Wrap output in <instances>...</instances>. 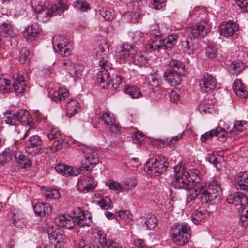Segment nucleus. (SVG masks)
<instances>
[{
  "label": "nucleus",
  "instance_id": "nucleus-52",
  "mask_svg": "<svg viewBox=\"0 0 248 248\" xmlns=\"http://www.w3.org/2000/svg\"><path fill=\"white\" fill-rule=\"evenodd\" d=\"M247 122L246 121H236L233 125V132L242 131L244 129H246V127L245 126Z\"/></svg>",
  "mask_w": 248,
  "mask_h": 248
},
{
  "label": "nucleus",
  "instance_id": "nucleus-10",
  "mask_svg": "<svg viewBox=\"0 0 248 248\" xmlns=\"http://www.w3.org/2000/svg\"><path fill=\"white\" fill-rule=\"evenodd\" d=\"M41 145L42 140L38 136H31L26 143V152L28 154L34 156L40 152Z\"/></svg>",
  "mask_w": 248,
  "mask_h": 248
},
{
  "label": "nucleus",
  "instance_id": "nucleus-26",
  "mask_svg": "<svg viewBox=\"0 0 248 248\" xmlns=\"http://www.w3.org/2000/svg\"><path fill=\"white\" fill-rule=\"evenodd\" d=\"M79 103L76 100L69 99L66 106V114L67 117H71L79 110Z\"/></svg>",
  "mask_w": 248,
  "mask_h": 248
},
{
  "label": "nucleus",
  "instance_id": "nucleus-61",
  "mask_svg": "<svg viewBox=\"0 0 248 248\" xmlns=\"http://www.w3.org/2000/svg\"><path fill=\"white\" fill-rule=\"evenodd\" d=\"M101 239H104L106 241V243H104V246H106L107 248H120L116 242L106 240V237H103Z\"/></svg>",
  "mask_w": 248,
  "mask_h": 248
},
{
  "label": "nucleus",
  "instance_id": "nucleus-23",
  "mask_svg": "<svg viewBox=\"0 0 248 248\" xmlns=\"http://www.w3.org/2000/svg\"><path fill=\"white\" fill-rule=\"evenodd\" d=\"M247 196L241 192H237L230 194L227 198V202L229 204L235 206L241 205L247 201Z\"/></svg>",
  "mask_w": 248,
  "mask_h": 248
},
{
  "label": "nucleus",
  "instance_id": "nucleus-17",
  "mask_svg": "<svg viewBox=\"0 0 248 248\" xmlns=\"http://www.w3.org/2000/svg\"><path fill=\"white\" fill-rule=\"evenodd\" d=\"M56 42H58V43L55 45L57 46L61 55L67 56L71 54V45L69 44L67 38L58 35L55 37V43Z\"/></svg>",
  "mask_w": 248,
  "mask_h": 248
},
{
  "label": "nucleus",
  "instance_id": "nucleus-29",
  "mask_svg": "<svg viewBox=\"0 0 248 248\" xmlns=\"http://www.w3.org/2000/svg\"><path fill=\"white\" fill-rule=\"evenodd\" d=\"M68 6L64 4L62 1H60L57 4L52 6L48 10V14L50 16H55L57 15H61L64 10L67 9Z\"/></svg>",
  "mask_w": 248,
  "mask_h": 248
},
{
  "label": "nucleus",
  "instance_id": "nucleus-18",
  "mask_svg": "<svg viewBox=\"0 0 248 248\" xmlns=\"http://www.w3.org/2000/svg\"><path fill=\"white\" fill-rule=\"evenodd\" d=\"M135 51L136 49L134 46L131 45L125 44L118 49L117 56L120 59L126 61L128 60L130 57L131 58Z\"/></svg>",
  "mask_w": 248,
  "mask_h": 248
},
{
  "label": "nucleus",
  "instance_id": "nucleus-41",
  "mask_svg": "<svg viewBox=\"0 0 248 248\" xmlns=\"http://www.w3.org/2000/svg\"><path fill=\"white\" fill-rule=\"evenodd\" d=\"M99 14L107 21L112 20L115 17L114 12L110 9L101 8L99 10Z\"/></svg>",
  "mask_w": 248,
  "mask_h": 248
},
{
  "label": "nucleus",
  "instance_id": "nucleus-58",
  "mask_svg": "<svg viewBox=\"0 0 248 248\" xmlns=\"http://www.w3.org/2000/svg\"><path fill=\"white\" fill-rule=\"evenodd\" d=\"M240 223L241 225L245 228L248 226V215L240 213Z\"/></svg>",
  "mask_w": 248,
  "mask_h": 248
},
{
  "label": "nucleus",
  "instance_id": "nucleus-27",
  "mask_svg": "<svg viewBox=\"0 0 248 248\" xmlns=\"http://www.w3.org/2000/svg\"><path fill=\"white\" fill-rule=\"evenodd\" d=\"M0 34L4 37H13L16 35V33L10 23L3 22L0 26Z\"/></svg>",
  "mask_w": 248,
  "mask_h": 248
},
{
  "label": "nucleus",
  "instance_id": "nucleus-60",
  "mask_svg": "<svg viewBox=\"0 0 248 248\" xmlns=\"http://www.w3.org/2000/svg\"><path fill=\"white\" fill-rule=\"evenodd\" d=\"M133 35L132 39L136 43L138 42H142L143 40V34L141 32L136 31L133 34Z\"/></svg>",
  "mask_w": 248,
  "mask_h": 248
},
{
  "label": "nucleus",
  "instance_id": "nucleus-7",
  "mask_svg": "<svg viewBox=\"0 0 248 248\" xmlns=\"http://www.w3.org/2000/svg\"><path fill=\"white\" fill-rule=\"evenodd\" d=\"M99 65L101 67V70L97 73V80L99 86L104 89L110 84L109 73L108 70V68H111L112 65L108 60L104 57L102 60H100Z\"/></svg>",
  "mask_w": 248,
  "mask_h": 248
},
{
  "label": "nucleus",
  "instance_id": "nucleus-46",
  "mask_svg": "<svg viewBox=\"0 0 248 248\" xmlns=\"http://www.w3.org/2000/svg\"><path fill=\"white\" fill-rule=\"evenodd\" d=\"M100 119L103 121L105 124L109 125L115 123V118L109 113H104L99 117Z\"/></svg>",
  "mask_w": 248,
  "mask_h": 248
},
{
  "label": "nucleus",
  "instance_id": "nucleus-4",
  "mask_svg": "<svg viewBox=\"0 0 248 248\" xmlns=\"http://www.w3.org/2000/svg\"><path fill=\"white\" fill-rule=\"evenodd\" d=\"M190 228L185 223H176L170 229L172 241L177 245L183 246L190 238Z\"/></svg>",
  "mask_w": 248,
  "mask_h": 248
},
{
  "label": "nucleus",
  "instance_id": "nucleus-59",
  "mask_svg": "<svg viewBox=\"0 0 248 248\" xmlns=\"http://www.w3.org/2000/svg\"><path fill=\"white\" fill-rule=\"evenodd\" d=\"M183 137L182 133H179L176 136H173L170 140H169L168 146L170 147H173L176 142L179 141Z\"/></svg>",
  "mask_w": 248,
  "mask_h": 248
},
{
  "label": "nucleus",
  "instance_id": "nucleus-63",
  "mask_svg": "<svg viewBox=\"0 0 248 248\" xmlns=\"http://www.w3.org/2000/svg\"><path fill=\"white\" fill-rule=\"evenodd\" d=\"M208 160L211 163L214 165L217 169H218L217 158L214 154L209 155L208 157Z\"/></svg>",
  "mask_w": 248,
  "mask_h": 248
},
{
  "label": "nucleus",
  "instance_id": "nucleus-33",
  "mask_svg": "<svg viewBox=\"0 0 248 248\" xmlns=\"http://www.w3.org/2000/svg\"><path fill=\"white\" fill-rule=\"evenodd\" d=\"M4 121L6 124L11 125H16L18 124L17 114L13 111H7L4 115Z\"/></svg>",
  "mask_w": 248,
  "mask_h": 248
},
{
  "label": "nucleus",
  "instance_id": "nucleus-53",
  "mask_svg": "<svg viewBox=\"0 0 248 248\" xmlns=\"http://www.w3.org/2000/svg\"><path fill=\"white\" fill-rule=\"evenodd\" d=\"M215 129L211 130L202 134L200 139L202 142H205L207 140H210L214 136H215Z\"/></svg>",
  "mask_w": 248,
  "mask_h": 248
},
{
  "label": "nucleus",
  "instance_id": "nucleus-32",
  "mask_svg": "<svg viewBox=\"0 0 248 248\" xmlns=\"http://www.w3.org/2000/svg\"><path fill=\"white\" fill-rule=\"evenodd\" d=\"M244 68V63L240 61H234L229 65L228 71L232 74L238 75Z\"/></svg>",
  "mask_w": 248,
  "mask_h": 248
},
{
  "label": "nucleus",
  "instance_id": "nucleus-5",
  "mask_svg": "<svg viewBox=\"0 0 248 248\" xmlns=\"http://www.w3.org/2000/svg\"><path fill=\"white\" fill-rule=\"evenodd\" d=\"M99 157L98 156L97 151L94 149H87L85 155V159L82 161V165L79 168L76 169L69 166V174L68 176L74 175L77 176L80 173L83 169L86 170H92L94 166L98 163Z\"/></svg>",
  "mask_w": 248,
  "mask_h": 248
},
{
  "label": "nucleus",
  "instance_id": "nucleus-47",
  "mask_svg": "<svg viewBox=\"0 0 248 248\" xmlns=\"http://www.w3.org/2000/svg\"><path fill=\"white\" fill-rule=\"evenodd\" d=\"M29 51L27 48H22L19 53V61L21 63L24 64L29 62Z\"/></svg>",
  "mask_w": 248,
  "mask_h": 248
},
{
  "label": "nucleus",
  "instance_id": "nucleus-51",
  "mask_svg": "<svg viewBox=\"0 0 248 248\" xmlns=\"http://www.w3.org/2000/svg\"><path fill=\"white\" fill-rule=\"evenodd\" d=\"M45 196L47 199H57L59 198L60 194L58 190L52 189L46 191Z\"/></svg>",
  "mask_w": 248,
  "mask_h": 248
},
{
  "label": "nucleus",
  "instance_id": "nucleus-57",
  "mask_svg": "<svg viewBox=\"0 0 248 248\" xmlns=\"http://www.w3.org/2000/svg\"><path fill=\"white\" fill-rule=\"evenodd\" d=\"M123 80L124 78L121 76L118 75H115V78H113L111 81L113 87L114 89L118 88L119 85L122 84Z\"/></svg>",
  "mask_w": 248,
  "mask_h": 248
},
{
  "label": "nucleus",
  "instance_id": "nucleus-38",
  "mask_svg": "<svg viewBox=\"0 0 248 248\" xmlns=\"http://www.w3.org/2000/svg\"><path fill=\"white\" fill-rule=\"evenodd\" d=\"M125 92L132 98L137 99L142 96V94L140 89L137 86H128L125 88Z\"/></svg>",
  "mask_w": 248,
  "mask_h": 248
},
{
  "label": "nucleus",
  "instance_id": "nucleus-16",
  "mask_svg": "<svg viewBox=\"0 0 248 248\" xmlns=\"http://www.w3.org/2000/svg\"><path fill=\"white\" fill-rule=\"evenodd\" d=\"M238 27L231 20L224 22L219 26V32L221 35L226 37H231L237 31Z\"/></svg>",
  "mask_w": 248,
  "mask_h": 248
},
{
  "label": "nucleus",
  "instance_id": "nucleus-54",
  "mask_svg": "<svg viewBox=\"0 0 248 248\" xmlns=\"http://www.w3.org/2000/svg\"><path fill=\"white\" fill-rule=\"evenodd\" d=\"M205 54L209 58L213 59L217 56V52L214 46L209 45L205 49Z\"/></svg>",
  "mask_w": 248,
  "mask_h": 248
},
{
  "label": "nucleus",
  "instance_id": "nucleus-1",
  "mask_svg": "<svg viewBox=\"0 0 248 248\" xmlns=\"http://www.w3.org/2000/svg\"><path fill=\"white\" fill-rule=\"evenodd\" d=\"M174 176L172 181L173 187L177 189H184L188 191L186 200V204L194 202L195 200H199L202 205L211 204L218 202L222 194V189L217 181L209 183L207 189H204L203 185H199L194 188V185L190 182L184 167L179 163L174 168Z\"/></svg>",
  "mask_w": 248,
  "mask_h": 248
},
{
  "label": "nucleus",
  "instance_id": "nucleus-34",
  "mask_svg": "<svg viewBox=\"0 0 248 248\" xmlns=\"http://www.w3.org/2000/svg\"><path fill=\"white\" fill-rule=\"evenodd\" d=\"M208 215L205 210H197L194 211L191 215V220L195 224H199Z\"/></svg>",
  "mask_w": 248,
  "mask_h": 248
},
{
  "label": "nucleus",
  "instance_id": "nucleus-35",
  "mask_svg": "<svg viewBox=\"0 0 248 248\" xmlns=\"http://www.w3.org/2000/svg\"><path fill=\"white\" fill-rule=\"evenodd\" d=\"M131 60L135 65L142 66L146 62V58L140 51H135L131 57Z\"/></svg>",
  "mask_w": 248,
  "mask_h": 248
},
{
  "label": "nucleus",
  "instance_id": "nucleus-14",
  "mask_svg": "<svg viewBox=\"0 0 248 248\" xmlns=\"http://www.w3.org/2000/svg\"><path fill=\"white\" fill-rule=\"evenodd\" d=\"M181 72H177L174 69H168L163 74L165 80L171 86H176L180 84L182 79Z\"/></svg>",
  "mask_w": 248,
  "mask_h": 248
},
{
  "label": "nucleus",
  "instance_id": "nucleus-8",
  "mask_svg": "<svg viewBox=\"0 0 248 248\" xmlns=\"http://www.w3.org/2000/svg\"><path fill=\"white\" fill-rule=\"evenodd\" d=\"M150 163L151 166H148V168L153 171L155 175H159L165 172L168 164L167 159L161 156H156L155 160L150 159L148 163L149 165Z\"/></svg>",
  "mask_w": 248,
  "mask_h": 248
},
{
  "label": "nucleus",
  "instance_id": "nucleus-62",
  "mask_svg": "<svg viewBox=\"0 0 248 248\" xmlns=\"http://www.w3.org/2000/svg\"><path fill=\"white\" fill-rule=\"evenodd\" d=\"M235 94L241 98H245L247 96V92L243 88L239 87L238 89H234Z\"/></svg>",
  "mask_w": 248,
  "mask_h": 248
},
{
  "label": "nucleus",
  "instance_id": "nucleus-20",
  "mask_svg": "<svg viewBox=\"0 0 248 248\" xmlns=\"http://www.w3.org/2000/svg\"><path fill=\"white\" fill-rule=\"evenodd\" d=\"M18 124L20 123L23 125H28L30 127H32L35 123L29 113L23 109L17 112Z\"/></svg>",
  "mask_w": 248,
  "mask_h": 248
},
{
  "label": "nucleus",
  "instance_id": "nucleus-13",
  "mask_svg": "<svg viewBox=\"0 0 248 248\" xmlns=\"http://www.w3.org/2000/svg\"><path fill=\"white\" fill-rule=\"evenodd\" d=\"M216 83L214 77L209 74H206L201 79L199 86L202 92L208 93L216 88Z\"/></svg>",
  "mask_w": 248,
  "mask_h": 248
},
{
  "label": "nucleus",
  "instance_id": "nucleus-42",
  "mask_svg": "<svg viewBox=\"0 0 248 248\" xmlns=\"http://www.w3.org/2000/svg\"><path fill=\"white\" fill-rule=\"evenodd\" d=\"M73 6L75 8L81 12H85L90 9L88 3L84 0H77L73 2Z\"/></svg>",
  "mask_w": 248,
  "mask_h": 248
},
{
  "label": "nucleus",
  "instance_id": "nucleus-36",
  "mask_svg": "<svg viewBox=\"0 0 248 248\" xmlns=\"http://www.w3.org/2000/svg\"><path fill=\"white\" fill-rule=\"evenodd\" d=\"M69 96V92L65 88H60L55 91L52 95V100L55 102H61Z\"/></svg>",
  "mask_w": 248,
  "mask_h": 248
},
{
  "label": "nucleus",
  "instance_id": "nucleus-6",
  "mask_svg": "<svg viewBox=\"0 0 248 248\" xmlns=\"http://www.w3.org/2000/svg\"><path fill=\"white\" fill-rule=\"evenodd\" d=\"M177 39L178 36L176 34L170 35L164 38L159 35H155L150 39V47L155 50L161 48L171 49L176 44Z\"/></svg>",
  "mask_w": 248,
  "mask_h": 248
},
{
  "label": "nucleus",
  "instance_id": "nucleus-2",
  "mask_svg": "<svg viewBox=\"0 0 248 248\" xmlns=\"http://www.w3.org/2000/svg\"><path fill=\"white\" fill-rule=\"evenodd\" d=\"M92 217L90 214H86L79 209L77 215L73 217L69 215H61L55 217V222L59 226L67 229H71L76 225L79 226H88L90 222Z\"/></svg>",
  "mask_w": 248,
  "mask_h": 248
},
{
  "label": "nucleus",
  "instance_id": "nucleus-22",
  "mask_svg": "<svg viewBox=\"0 0 248 248\" xmlns=\"http://www.w3.org/2000/svg\"><path fill=\"white\" fill-rule=\"evenodd\" d=\"M104 239L101 238H94L91 239L89 244L86 243L84 240L79 243V248H103L104 243H106Z\"/></svg>",
  "mask_w": 248,
  "mask_h": 248
},
{
  "label": "nucleus",
  "instance_id": "nucleus-21",
  "mask_svg": "<svg viewBox=\"0 0 248 248\" xmlns=\"http://www.w3.org/2000/svg\"><path fill=\"white\" fill-rule=\"evenodd\" d=\"M235 180V186L237 189L246 190L248 189V172H239Z\"/></svg>",
  "mask_w": 248,
  "mask_h": 248
},
{
  "label": "nucleus",
  "instance_id": "nucleus-12",
  "mask_svg": "<svg viewBox=\"0 0 248 248\" xmlns=\"http://www.w3.org/2000/svg\"><path fill=\"white\" fill-rule=\"evenodd\" d=\"M47 136L49 140H53L52 144L53 150L59 151L65 144L64 140L62 138L60 132L56 128H52L50 132H48Z\"/></svg>",
  "mask_w": 248,
  "mask_h": 248
},
{
  "label": "nucleus",
  "instance_id": "nucleus-45",
  "mask_svg": "<svg viewBox=\"0 0 248 248\" xmlns=\"http://www.w3.org/2000/svg\"><path fill=\"white\" fill-rule=\"evenodd\" d=\"M31 4L36 12L40 13L44 10L45 0H31Z\"/></svg>",
  "mask_w": 248,
  "mask_h": 248
},
{
  "label": "nucleus",
  "instance_id": "nucleus-55",
  "mask_svg": "<svg viewBox=\"0 0 248 248\" xmlns=\"http://www.w3.org/2000/svg\"><path fill=\"white\" fill-rule=\"evenodd\" d=\"M132 140L133 142L137 144H141L144 140V136L141 133L137 132L133 135Z\"/></svg>",
  "mask_w": 248,
  "mask_h": 248
},
{
  "label": "nucleus",
  "instance_id": "nucleus-15",
  "mask_svg": "<svg viewBox=\"0 0 248 248\" xmlns=\"http://www.w3.org/2000/svg\"><path fill=\"white\" fill-rule=\"evenodd\" d=\"M17 149L16 146H12L5 149L0 155V168L4 166L16 157Z\"/></svg>",
  "mask_w": 248,
  "mask_h": 248
},
{
  "label": "nucleus",
  "instance_id": "nucleus-11",
  "mask_svg": "<svg viewBox=\"0 0 248 248\" xmlns=\"http://www.w3.org/2000/svg\"><path fill=\"white\" fill-rule=\"evenodd\" d=\"M48 235L49 242L55 248H60L62 247L65 238L62 230L57 228L53 231V228H49Z\"/></svg>",
  "mask_w": 248,
  "mask_h": 248
},
{
  "label": "nucleus",
  "instance_id": "nucleus-39",
  "mask_svg": "<svg viewBox=\"0 0 248 248\" xmlns=\"http://www.w3.org/2000/svg\"><path fill=\"white\" fill-rule=\"evenodd\" d=\"M146 80L148 82V84L153 88L159 86L161 82V78L156 73L149 75L146 78Z\"/></svg>",
  "mask_w": 248,
  "mask_h": 248
},
{
  "label": "nucleus",
  "instance_id": "nucleus-25",
  "mask_svg": "<svg viewBox=\"0 0 248 248\" xmlns=\"http://www.w3.org/2000/svg\"><path fill=\"white\" fill-rule=\"evenodd\" d=\"M35 213L40 216H48L51 212V208L47 203L38 202L33 206Z\"/></svg>",
  "mask_w": 248,
  "mask_h": 248
},
{
  "label": "nucleus",
  "instance_id": "nucleus-43",
  "mask_svg": "<svg viewBox=\"0 0 248 248\" xmlns=\"http://www.w3.org/2000/svg\"><path fill=\"white\" fill-rule=\"evenodd\" d=\"M12 218L15 226L18 228H23L25 225L26 220L22 215L14 214Z\"/></svg>",
  "mask_w": 248,
  "mask_h": 248
},
{
  "label": "nucleus",
  "instance_id": "nucleus-48",
  "mask_svg": "<svg viewBox=\"0 0 248 248\" xmlns=\"http://www.w3.org/2000/svg\"><path fill=\"white\" fill-rule=\"evenodd\" d=\"M69 168V166L62 164H59L55 167L54 169L57 172L67 176V174H69V170H71Z\"/></svg>",
  "mask_w": 248,
  "mask_h": 248
},
{
  "label": "nucleus",
  "instance_id": "nucleus-30",
  "mask_svg": "<svg viewBox=\"0 0 248 248\" xmlns=\"http://www.w3.org/2000/svg\"><path fill=\"white\" fill-rule=\"evenodd\" d=\"M15 160L22 168H27L31 166L32 164L31 158L23 155L18 150L16 152Z\"/></svg>",
  "mask_w": 248,
  "mask_h": 248
},
{
  "label": "nucleus",
  "instance_id": "nucleus-24",
  "mask_svg": "<svg viewBox=\"0 0 248 248\" xmlns=\"http://www.w3.org/2000/svg\"><path fill=\"white\" fill-rule=\"evenodd\" d=\"M40 31V29L37 24H33L27 27L24 32L23 35L27 39H34Z\"/></svg>",
  "mask_w": 248,
  "mask_h": 248
},
{
  "label": "nucleus",
  "instance_id": "nucleus-28",
  "mask_svg": "<svg viewBox=\"0 0 248 248\" xmlns=\"http://www.w3.org/2000/svg\"><path fill=\"white\" fill-rule=\"evenodd\" d=\"M94 202L99 205L101 209L104 210L111 209L113 207V205L111 203L110 199L108 197L104 198L100 194L95 195Z\"/></svg>",
  "mask_w": 248,
  "mask_h": 248
},
{
  "label": "nucleus",
  "instance_id": "nucleus-50",
  "mask_svg": "<svg viewBox=\"0 0 248 248\" xmlns=\"http://www.w3.org/2000/svg\"><path fill=\"white\" fill-rule=\"evenodd\" d=\"M169 64L170 66L172 67L173 69H176L178 70H184V64L178 60L172 59L169 62Z\"/></svg>",
  "mask_w": 248,
  "mask_h": 248
},
{
  "label": "nucleus",
  "instance_id": "nucleus-56",
  "mask_svg": "<svg viewBox=\"0 0 248 248\" xmlns=\"http://www.w3.org/2000/svg\"><path fill=\"white\" fill-rule=\"evenodd\" d=\"M118 216L123 220H127L131 218L132 215L127 210H120L117 212Z\"/></svg>",
  "mask_w": 248,
  "mask_h": 248
},
{
  "label": "nucleus",
  "instance_id": "nucleus-40",
  "mask_svg": "<svg viewBox=\"0 0 248 248\" xmlns=\"http://www.w3.org/2000/svg\"><path fill=\"white\" fill-rule=\"evenodd\" d=\"M156 219L154 215H148L147 218L145 219L144 222L143 224V226L146 229L152 230L155 228L156 226Z\"/></svg>",
  "mask_w": 248,
  "mask_h": 248
},
{
  "label": "nucleus",
  "instance_id": "nucleus-49",
  "mask_svg": "<svg viewBox=\"0 0 248 248\" xmlns=\"http://www.w3.org/2000/svg\"><path fill=\"white\" fill-rule=\"evenodd\" d=\"M215 131L216 132L215 136L218 138L219 141L223 142L225 140L227 133L224 129L221 127H217L215 129Z\"/></svg>",
  "mask_w": 248,
  "mask_h": 248
},
{
  "label": "nucleus",
  "instance_id": "nucleus-9",
  "mask_svg": "<svg viewBox=\"0 0 248 248\" xmlns=\"http://www.w3.org/2000/svg\"><path fill=\"white\" fill-rule=\"evenodd\" d=\"M211 27L206 22L201 21L192 26L190 32L194 38H204L210 31Z\"/></svg>",
  "mask_w": 248,
  "mask_h": 248
},
{
  "label": "nucleus",
  "instance_id": "nucleus-3",
  "mask_svg": "<svg viewBox=\"0 0 248 248\" xmlns=\"http://www.w3.org/2000/svg\"><path fill=\"white\" fill-rule=\"evenodd\" d=\"M26 81L23 76H17L16 78H0V91L16 92L17 95L21 94L25 90Z\"/></svg>",
  "mask_w": 248,
  "mask_h": 248
},
{
  "label": "nucleus",
  "instance_id": "nucleus-64",
  "mask_svg": "<svg viewBox=\"0 0 248 248\" xmlns=\"http://www.w3.org/2000/svg\"><path fill=\"white\" fill-rule=\"evenodd\" d=\"M240 213L248 215V198L247 197V201L244 203H242L239 208Z\"/></svg>",
  "mask_w": 248,
  "mask_h": 248
},
{
  "label": "nucleus",
  "instance_id": "nucleus-19",
  "mask_svg": "<svg viewBox=\"0 0 248 248\" xmlns=\"http://www.w3.org/2000/svg\"><path fill=\"white\" fill-rule=\"evenodd\" d=\"M90 181L93 182V178L91 176H87L83 180H81L78 182L77 187L80 192L87 193L93 190L97 186V182H93L92 185L89 184Z\"/></svg>",
  "mask_w": 248,
  "mask_h": 248
},
{
  "label": "nucleus",
  "instance_id": "nucleus-44",
  "mask_svg": "<svg viewBox=\"0 0 248 248\" xmlns=\"http://www.w3.org/2000/svg\"><path fill=\"white\" fill-rule=\"evenodd\" d=\"M107 185L109 188L117 193L122 192L124 190L123 186L117 182L109 180L107 182Z\"/></svg>",
  "mask_w": 248,
  "mask_h": 248
},
{
  "label": "nucleus",
  "instance_id": "nucleus-31",
  "mask_svg": "<svg viewBox=\"0 0 248 248\" xmlns=\"http://www.w3.org/2000/svg\"><path fill=\"white\" fill-rule=\"evenodd\" d=\"M187 173H188V177L190 180V182L193 184L194 188L197 186L202 185L199 182L202 179V174L198 170H190L187 171Z\"/></svg>",
  "mask_w": 248,
  "mask_h": 248
},
{
  "label": "nucleus",
  "instance_id": "nucleus-37",
  "mask_svg": "<svg viewBox=\"0 0 248 248\" xmlns=\"http://www.w3.org/2000/svg\"><path fill=\"white\" fill-rule=\"evenodd\" d=\"M96 56L98 57V58H101L100 60H102L104 57L105 59L107 58L108 54L109 52V47L108 45L106 43H102L100 44L96 49Z\"/></svg>",
  "mask_w": 248,
  "mask_h": 248
}]
</instances>
